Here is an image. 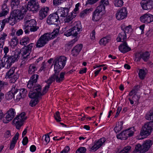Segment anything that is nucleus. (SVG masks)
<instances>
[{"instance_id":"1","label":"nucleus","mask_w":153,"mask_h":153,"mask_svg":"<svg viewBox=\"0 0 153 153\" xmlns=\"http://www.w3.org/2000/svg\"><path fill=\"white\" fill-rule=\"evenodd\" d=\"M20 53V49H16L14 52L13 55L3 57L0 63V67H4L6 68H10L13 63L18 60Z\"/></svg>"},{"instance_id":"2","label":"nucleus","mask_w":153,"mask_h":153,"mask_svg":"<svg viewBox=\"0 0 153 153\" xmlns=\"http://www.w3.org/2000/svg\"><path fill=\"white\" fill-rule=\"evenodd\" d=\"M48 84L46 85L43 89L42 93L41 92L42 87L39 84H36L33 87V91H30L28 94L30 98L41 97V96L45 94L48 90L50 85L51 84L48 83Z\"/></svg>"},{"instance_id":"3","label":"nucleus","mask_w":153,"mask_h":153,"mask_svg":"<svg viewBox=\"0 0 153 153\" xmlns=\"http://www.w3.org/2000/svg\"><path fill=\"white\" fill-rule=\"evenodd\" d=\"M24 22L23 29L25 30L24 32L25 33H29L30 31H36L39 28V27L36 26V21L34 19L28 20L25 18Z\"/></svg>"},{"instance_id":"4","label":"nucleus","mask_w":153,"mask_h":153,"mask_svg":"<svg viewBox=\"0 0 153 153\" xmlns=\"http://www.w3.org/2000/svg\"><path fill=\"white\" fill-rule=\"evenodd\" d=\"M59 72L55 71L54 74L51 76L47 80L46 82L47 83L51 84L53 82L56 80L57 83H60L62 82L65 79V73L61 72L59 74Z\"/></svg>"},{"instance_id":"5","label":"nucleus","mask_w":153,"mask_h":153,"mask_svg":"<svg viewBox=\"0 0 153 153\" xmlns=\"http://www.w3.org/2000/svg\"><path fill=\"white\" fill-rule=\"evenodd\" d=\"M66 61V58L64 56L56 58L55 60L54 71L59 72L62 70L64 67Z\"/></svg>"},{"instance_id":"6","label":"nucleus","mask_w":153,"mask_h":153,"mask_svg":"<svg viewBox=\"0 0 153 153\" xmlns=\"http://www.w3.org/2000/svg\"><path fill=\"white\" fill-rule=\"evenodd\" d=\"M152 144V141L150 140L145 141L142 145L138 144L135 148V149L138 152L144 153L148 151Z\"/></svg>"},{"instance_id":"7","label":"nucleus","mask_w":153,"mask_h":153,"mask_svg":"<svg viewBox=\"0 0 153 153\" xmlns=\"http://www.w3.org/2000/svg\"><path fill=\"white\" fill-rule=\"evenodd\" d=\"M26 113L23 112L18 116L16 117L13 120V124L16 126V128L18 129H20L23 125V122L27 118V117L25 116Z\"/></svg>"},{"instance_id":"8","label":"nucleus","mask_w":153,"mask_h":153,"mask_svg":"<svg viewBox=\"0 0 153 153\" xmlns=\"http://www.w3.org/2000/svg\"><path fill=\"white\" fill-rule=\"evenodd\" d=\"M82 27L81 24L79 22H77L76 23L75 25L72 28L69 30L67 32L64 33V35L69 36L71 35L74 36H77V35L79 33L80 30H81Z\"/></svg>"},{"instance_id":"9","label":"nucleus","mask_w":153,"mask_h":153,"mask_svg":"<svg viewBox=\"0 0 153 153\" xmlns=\"http://www.w3.org/2000/svg\"><path fill=\"white\" fill-rule=\"evenodd\" d=\"M153 127V122H149L145 123L142 127L140 132V135L145 137L149 135Z\"/></svg>"},{"instance_id":"10","label":"nucleus","mask_w":153,"mask_h":153,"mask_svg":"<svg viewBox=\"0 0 153 153\" xmlns=\"http://www.w3.org/2000/svg\"><path fill=\"white\" fill-rule=\"evenodd\" d=\"M51 39V36L48 33L44 34L39 39L36 43V46L37 48H41L44 46Z\"/></svg>"},{"instance_id":"11","label":"nucleus","mask_w":153,"mask_h":153,"mask_svg":"<svg viewBox=\"0 0 153 153\" xmlns=\"http://www.w3.org/2000/svg\"><path fill=\"white\" fill-rule=\"evenodd\" d=\"M39 5L36 0H30L28 2L27 9L32 11H38L39 9Z\"/></svg>"},{"instance_id":"12","label":"nucleus","mask_w":153,"mask_h":153,"mask_svg":"<svg viewBox=\"0 0 153 153\" xmlns=\"http://www.w3.org/2000/svg\"><path fill=\"white\" fill-rule=\"evenodd\" d=\"M33 43H30L27 46H25L22 49V56L23 59H24V61L26 59L28 58L33 47Z\"/></svg>"},{"instance_id":"13","label":"nucleus","mask_w":153,"mask_h":153,"mask_svg":"<svg viewBox=\"0 0 153 153\" xmlns=\"http://www.w3.org/2000/svg\"><path fill=\"white\" fill-rule=\"evenodd\" d=\"M59 20V16L57 13H53L49 15L47 18V22L49 25L54 24L56 25V23Z\"/></svg>"},{"instance_id":"14","label":"nucleus","mask_w":153,"mask_h":153,"mask_svg":"<svg viewBox=\"0 0 153 153\" xmlns=\"http://www.w3.org/2000/svg\"><path fill=\"white\" fill-rule=\"evenodd\" d=\"M15 115V109L12 108L10 109L7 113V115L5 119H4L3 120V122L5 123H8L13 118Z\"/></svg>"},{"instance_id":"15","label":"nucleus","mask_w":153,"mask_h":153,"mask_svg":"<svg viewBox=\"0 0 153 153\" xmlns=\"http://www.w3.org/2000/svg\"><path fill=\"white\" fill-rule=\"evenodd\" d=\"M39 77V75L37 74H35L33 75L30 77V79L28 81L27 84V87L30 89V92L33 91V87L35 86L37 84H36L37 79Z\"/></svg>"},{"instance_id":"16","label":"nucleus","mask_w":153,"mask_h":153,"mask_svg":"<svg viewBox=\"0 0 153 153\" xmlns=\"http://www.w3.org/2000/svg\"><path fill=\"white\" fill-rule=\"evenodd\" d=\"M141 5L143 9L150 10L153 8V1L152 0H143L141 2Z\"/></svg>"},{"instance_id":"17","label":"nucleus","mask_w":153,"mask_h":153,"mask_svg":"<svg viewBox=\"0 0 153 153\" xmlns=\"http://www.w3.org/2000/svg\"><path fill=\"white\" fill-rule=\"evenodd\" d=\"M127 15V11L126 8H122L118 10L116 13V16L117 19L121 20L124 19Z\"/></svg>"},{"instance_id":"18","label":"nucleus","mask_w":153,"mask_h":153,"mask_svg":"<svg viewBox=\"0 0 153 153\" xmlns=\"http://www.w3.org/2000/svg\"><path fill=\"white\" fill-rule=\"evenodd\" d=\"M140 20L142 22L150 23L153 21V16L149 13H146L140 17Z\"/></svg>"},{"instance_id":"19","label":"nucleus","mask_w":153,"mask_h":153,"mask_svg":"<svg viewBox=\"0 0 153 153\" xmlns=\"http://www.w3.org/2000/svg\"><path fill=\"white\" fill-rule=\"evenodd\" d=\"M105 141V138H102L100 139L91 147V150L93 151H95L102 146Z\"/></svg>"},{"instance_id":"20","label":"nucleus","mask_w":153,"mask_h":153,"mask_svg":"<svg viewBox=\"0 0 153 153\" xmlns=\"http://www.w3.org/2000/svg\"><path fill=\"white\" fill-rule=\"evenodd\" d=\"M70 8V7L69 8L67 7H62L59 9L56 13L59 16L65 17L68 15Z\"/></svg>"},{"instance_id":"21","label":"nucleus","mask_w":153,"mask_h":153,"mask_svg":"<svg viewBox=\"0 0 153 153\" xmlns=\"http://www.w3.org/2000/svg\"><path fill=\"white\" fill-rule=\"evenodd\" d=\"M49 10L48 7H44L41 9L39 11V19L42 20L45 18L48 15Z\"/></svg>"},{"instance_id":"22","label":"nucleus","mask_w":153,"mask_h":153,"mask_svg":"<svg viewBox=\"0 0 153 153\" xmlns=\"http://www.w3.org/2000/svg\"><path fill=\"white\" fill-rule=\"evenodd\" d=\"M103 11L97 7L96 10L93 14L92 20L94 21H97L101 19V16L100 13Z\"/></svg>"},{"instance_id":"23","label":"nucleus","mask_w":153,"mask_h":153,"mask_svg":"<svg viewBox=\"0 0 153 153\" xmlns=\"http://www.w3.org/2000/svg\"><path fill=\"white\" fill-rule=\"evenodd\" d=\"M11 92L13 93L14 100L16 101H19L22 98L21 92L19 90L16 88L15 86L11 89Z\"/></svg>"},{"instance_id":"24","label":"nucleus","mask_w":153,"mask_h":153,"mask_svg":"<svg viewBox=\"0 0 153 153\" xmlns=\"http://www.w3.org/2000/svg\"><path fill=\"white\" fill-rule=\"evenodd\" d=\"M119 50L122 52L125 53L131 50V48L128 46L126 42H124L119 46Z\"/></svg>"},{"instance_id":"25","label":"nucleus","mask_w":153,"mask_h":153,"mask_svg":"<svg viewBox=\"0 0 153 153\" xmlns=\"http://www.w3.org/2000/svg\"><path fill=\"white\" fill-rule=\"evenodd\" d=\"M11 14L17 20L21 19L24 17L23 15L19 10H14Z\"/></svg>"},{"instance_id":"26","label":"nucleus","mask_w":153,"mask_h":153,"mask_svg":"<svg viewBox=\"0 0 153 153\" xmlns=\"http://www.w3.org/2000/svg\"><path fill=\"white\" fill-rule=\"evenodd\" d=\"M82 44L76 45L72 50V55L74 56H77L82 50Z\"/></svg>"},{"instance_id":"27","label":"nucleus","mask_w":153,"mask_h":153,"mask_svg":"<svg viewBox=\"0 0 153 153\" xmlns=\"http://www.w3.org/2000/svg\"><path fill=\"white\" fill-rule=\"evenodd\" d=\"M121 27L122 30V31H124V33H126L127 36L131 33L132 30L130 25L126 26L124 24H122Z\"/></svg>"},{"instance_id":"28","label":"nucleus","mask_w":153,"mask_h":153,"mask_svg":"<svg viewBox=\"0 0 153 153\" xmlns=\"http://www.w3.org/2000/svg\"><path fill=\"white\" fill-rule=\"evenodd\" d=\"M56 28H54L53 31L51 33H48L49 35L51 36V39H53L59 33V29L60 28L59 26L56 24L55 25Z\"/></svg>"},{"instance_id":"29","label":"nucleus","mask_w":153,"mask_h":153,"mask_svg":"<svg viewBox=\"0 0 153 153\" xmlns=\"http://www.w3.org/2000/svg\"><path fill=\"white\" fill-rule=\"evenodd\" d=\"M127 36L126 33H124V31H122L119 34L117 38V41L118 42H125V40L126 39Z\"/></svg>"},{"instance_id":"30","label":"nucleus","mask_w":153,"mask_h":153,"mask_svg":"<svg viewBox=\"0 0 153 153\" xmlns=\"http://www.w3.org/2000/svg\"><path fill=\"white\" fill-rule=\"evenodd\" d=\"M130 97L128 98V100L130 101V103L131 104H133L134 102L135 103H138L139 99L140 98V96L136 94H135L132 97L130 96Z\"/></svg>"},{"instance_id":"31","label":"nucleus","mask_w":153,"mask_h":153,"mask_svg":"<svg viewBox=\"0 0 153 153\" xmlns=\"http://www.w3.org/2000/svg\"><path fill=\"white\" fill-rule=\"evenodd\" d=\"M108 0H101L100 3V5L97 7L99 9L104 11L106 6L109 4Z\"/></svg>"},{"instance_id":"32","label":"nucleus","mask_w":153,"mask_h":153,"mask_svg":"<svg viewBox=\"0 0 153 153\" xmlns=\"http://www.w3.org/2000/svg\"><path fill=\"white\" fill-rule=\"evenodd\" d=\"M111 40L110 36H107L101 39L99 42L100 44L102 45L105 46Z\"/></svg>"},{"instance_id":"33","label":"nucleus","mask_w":153,"mask_h":153,"mask_svg":"<svg viewBox=\"0 0 153 153\" xmlns=\"http://www.w3.org/2000/svg\"><path fill=\"white\" fill-rule=\"evenodd\" d=\"M37 69L36 65L35 64H30L29 66L28 73L29 74H32L36 71Z\"/></svg>"},{"instance_id":"34","label":"nucleus","mask_w":153,"mask_h":153,"mask_svg":"<svg viewBox=\"0 0 153 153\" xmlns=\"http://www.w3.org/2000/svg\"><path fill=\"white\" fill-rule=\"evenodd\" d=\"M117 137L118 138L126 140L127 139L128 135L127 134V130H125L123 131L120 134L117 135Z\"/></svg>"},{"instance_id":"35","label":"nucleus","mask_w":153,"mask_h":153,"mask_svg":"<svg viewBox=\"0 0 153 153\" xmlns=\"http://www.w3.org/2000/svg\"><path fill=\"white\" fill-rule=\"evenodd\" d=\"M123 124L122 122H120V123L118 122V123L116 124V126L114 128V130L116 133L119 132L121 130L122 128Z\"/></svg>"},{"instance_id":"36","label":"nucleus","mask_w":153,"mask_h":153,"mask_svg":"<svg viewBox=\"0 0 153 153\" xmlns=\"http://www.w3.org/2000/svg\"><path fill=\"white\" fill-rule=\"evenodd\" d=\"M140 86L139 85H137L135 86L133 89L130 91L129 94V96H131L133 94H136L137 92L139 90L140 88Z\"/></svg>"},{"instance_id":"37","label":"nucleus","mask_w":153,"mask_h":153,"mask_svg":"<svg viewBox=\"0 0 153 153\" xmlns=\"http://www.w3.org/2000/svg\"><path fill=\"white\" fill-rule=\"evenodd\" d=\"M2 12L0 13V17L7 15L8 12V9L7 8L6 5L4 4L2 5Z\"/></svg>"},{"instance_id":"38","label":"nucleus","mask_w":153,"mask_h":153,"mask_svg":"<svg viewBox=\"0 0 153 153\" xmlns=\"http://www.w3.org/2000/svg\"><path fill=\"white\" fill-rule=\"evenodd\" d=\"M145 118L148 120H153V109L150 110L146 114Z\"/></svg>"},{"instance_id":"39","label":"nucleus","mask_w":153,"mask_h":153,"mask_svg":"<svg viewBox=\"0 0 153 153\" xmlns=\"http://www.w3.org/2000/svg\"><path fill=\"white\" fill-rule=\"evenodd\" d=\"M7 36V34L4 33L1 34L0 35V45H4Z\"/></svg>"},{"instance_id":"40","label":"nucleus","mask_w":153,"mask_h":153,"mask_svg":"<svg viewBox=\"0 0 153 153\" xmlns=\"http://www.w3.org/2000/svg\"><path fill=\"white\" fill-rule=\"evenodd\" d=\"M15 67L12 68L7 72L6 74V77L7 78H10V76H12L14 75L15 70Z\"/></svg>"},{"instance_id":"41","label":"nucleus","mask_w":153,"mask_h":153,"mask_svg":"<svg viewBox=\"0 0 153 153\" xmlns=\"http://www.w3.org/2000/svg\"><path fill=\"white\" fill-rule=\"evenodd\" d=\"M29 38L27 36H25L21 40L20 44L21 45H25L29 42Z\"/></svg>"},{"instance_id":"42","label":"nucleus","mask_w":153,"mask_h":153,"mask_svg":"<svg viewBox=\"0 0 153 153\" xmlns=\"http://www.w3.org/2000/svg\"><path fill=\"white\" fill-rule=\"evenodd\" d=\"M126 130L128 137H130L133 136L134 132L135 131L134 127H131Z\"/></svg>"},{"instance_id":"43","label":"nucleus","mask_w":153,"mask_h":153,"mask_svg":"<svg viewBox=\"0 0 153 153\" xmlns=\"http://www.w3.org/2000/svg\"><path fill=\"white\" fill-rule=\"evenodd\" d=\"M17 20L15 19L13 16L11 14L9 18V23L12 25H13Z\"/></svg>"},{"instance_id":"44","label":"nucleus","mask_w":153,"mask_h":153,"mask_svg":"<svg viewBox=\"0 0 153 153\" xmlns=\"http://www.w3.org/2000/svg\"><path fill=\"white\" fill-rule=\"evenodd\" d=\"M142 58L145 61H146L149 58L150 54L148 52H142Z\"/></svg>"},{"instance_id":"45","label":"nucleus","mask_w":153,"mask_h":153,"mask_svg":"<svg viewBox=\"0 0 153 153\" xmlns=\"http://www.w3.org/2000/svg\"><path fill=\"white\" fill-rule=\"evenodd\" d=\"M39 97L37 98H31L35 99L33 100H31L30 103V105L31 107H33L38 103L39 102L38 99Z\"/></svg>"},{"instance_id":"46","label":"nucleus","mask_w":153,"mask_h":153,"mask_svg":"<svg viewBox=\"0 0 153 153\" xmlns=\"http://www.w3.org/2000/svg\"><path fill=\"white\" fill-rule=\"evenodd\" d=\"M18 42V39L16 37L13 38L11 39L10 45L13 47L16 46Z\"/></svg>"},{"instance_id":"47","label":"nucleus","mask_w":153,"mask_h":153,"mask_svg":"<svg viewBox=\"0 0 153 153\" xmlns=\"http://www.w3.org/2000/svg\"><path fill=\"white\" fill-rule=\"evenodd\" d=\"M114 4L115 6L120 7L123 6V0H115L114 1Z\"/></svg>"},{"instance_id":"48","label":"nucleus","mask_w":153,"mask_h":153,"mask_svg":"<svg viewBox=\"0 0 153 153\" xmlns=\"http://www.w3.org/2000/svg\"><path fill=\"white\" fill-rule=\"evenodd\" d=\"M146 74V73L144 70L142 69L140 70L139 73V76L141 79H143L144 78Z\"/></svg>"},{"instance_id":"49","label":"nucleus","mask_w":153,"mask_h":153,"mask_svg":"<svg viewBox=\"0 0 153 153\" xmlns=\"http://www.w3.org/2000/svg\"><path fill=\"white\" fill-rule=\"evenodd\" d=\"M131 147L129 146L124 147L119 153H128L131 150Z\"/></svg>"},{"instance_id":"50","label":"nucleus","mask_w":153,"mask_h":153,"mask_svg":"<svg viewBox=\"0 0 153 153\" xmlns=\"http://www.w3.org/2000/svg\"><path fill=\"white\" fill-rule=\"evenodd\" d=\"M66 18L64 19V22L65 23H69L71 22H72V21L74 17L72 15H69L68 16H66Z\"/></svg>"},{"instance_id":"51","label":"nucleus","mask_w":153,"mask_h":153,"mask_svg":"<svg viewBox=\"0 0 153 153\" xmlns=\"http://www.w3.org/2000/svg\"><path fill=\"white\" fill-rule=\"evenodd\" d=\"M18 75L17 74H14L12 76H10V82L11 83H14L18 79Z\"/></svg>"},{"instance_id":"52","label":"nucleus","mask_w":153,"mask_h":153,"mask_svg":"<svg viewBox=\"0 0 153 153\" xmlns=\"http://www.w3.org/2000/svg\"><path fill=\"white\" fill-rule=\"evenodd\" d=\"M54 117L56 120L58 122H59L61 121V118L60 117L59 112L57 111L54 115Z\"/></svg>"},{"instance_id":"53","label":"nucleus","mask_w":153,"mask_h":153,"mask_svg":"<svg viewBox=\"0 0 153 153\" xmlns=\"http://www.w3.org/2000/svg\"><path fill=\"white\" fill-rule=\"evenodd\" d=\"M19 91L21 92V95L22 96V98L25 97L27 93V90L25 88L21 89V90H19Z\"/></svg>"},{"instance_id":"54","label":"nucleus","mask_w":153,"mask_h":153,"mask_svg":"<svg viewBox=\"0 0 153 153\" xmlns=\"http://www.w3.org/2000/svg\"><path fill=\"white\" fill-rule=\"evenodd\" d=\"M12 136H13V135L11 134V131L9 130H7L4 135V137L6 138H10Z\"/></svg>"},{"instance_id":"55","label":"nucleus","mask_w":153,"mask_h":153,"mask_svg":"<svg viewBox=\"0 0 153 153\" xmlns=\"http://www.w3.org/2000/svg\"><path fill=\"white\" fill-rule=\"evenodd\" d=\"M86 151V149L84 147H81L76 151V153H85Z\"/></svg>"},{"instance_id":"56","label":"nucleus","mask_w":153,"mask_h":153,"mask_svg":"<svg viewBox=\"0 0 153 153\" xmlns=\"http://www.w3.org/2000/svg\"><path fill=\"white\" fill-rule=\"evenodd\" d=\"M6 97L8 100H11L12 98L14 99V95L13 93L11 92V90L6 95Z\"/></svg>"},{"instance_id":"57","label":"nucleus","mask_w":153,"mask_h":153,"mask_svg":"<svg viewBox=\"0 0 153 153\" xmlns=\"http://www.w3.org/2000/svg\"><path fill=\"white\" fill-rule=\"evenodd\" d=\"M142 52H138L135 54L136 59L137 61H139L142 58Z\"/></svg>"},{"instance_id":"58","label":"nucleus","mask_w":153,"mask_h":153,"mask_svg":"<svg viewBox=\"0 0 153 153\" xmlns=\"http://www.w3.org/2000/svg\"><path fill=\"white\" fill-rule=\"evenodd\" d=\"M3 50L4 51V57H5L6 56H7V53L9 51V47L7 46H5L3 48Z\"/></svg>"},{"instance_id":"59","label":"nucleus","mask_w":153,"mask_h":153,"mask_svg":"<svg viewBox=\"0 0 153 153\" xmlns=\"http://www.w3.org/2000/svg\"><path fill=\"white\" fill-rule=\"evenodd\" d=\"M19 134L18 132H17L14 135V137L12 139V141H13L14 142L16 143L17 140H18L19 138Z\"/></svg>"},{"instance_id":"60","label":"nucleus","mask_w":153,"mask_h":153,"mask_svg":"<svg viewBox=\"0 0 153 153\" xmlns=\"http://www.w3.org/2000/svg\"><path fill=\"white\" fill-rule=\"evenodd\" d=\"M99 0H87L86 4H93L96 3Z\"/></svg>"},{"instance_id":"61","label":"nucleus","mask_w":153,"mask_h":153,"mask_svg":"<svg viewBox=\"0 0 153 153\" xmlns=\"http://www.w3.org/2000/svg\"><path fill=\"white\" fill-rule=\"evenodd\" d=\"M45 144H47L49 142L50 139L49 135H45Z\"/></svg>"},{"instance_id":"62","label":"nucleus","mask_w":153,"mask_h":153,"mask_svg":"<svg viewBox=\"0 0 153 153\" xmlns=\"http://www.w3.org/2000/svg\"><path fill=\"white\" fill-rule=\"evenodd\" d=\"M70 150V148L68 146H66L63 150L61 152V153H68Z\"/></svg>"},{"instance_id":"63","label":"nucleus","mask_w":153,"mask_h":153,"mask_svg":"<svg viewBox=\"0 0 153 153\" xmlns=\"http://www.w3.org/2000/svg\"><path fill=\"white\" fill-rule=\"evenodd\" d=\"M28 142V139L27 137H25L23 139L22 143L23 145H25Z\"/></svg>"},{"instance_id":"64","label":"nucleus","mask_w":153,"mask_h":153,"mask_svg":"<svg viewBox=\"0 0 153 153\" xmlns=\"http://www.w3.org/2000/svg\"><path fill=\"white\" fill-rule=\"evenodd\" d=\"M11 1L14 5H18L19 4L20 0H11Z\"/></svg>"}]
</instances>
